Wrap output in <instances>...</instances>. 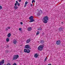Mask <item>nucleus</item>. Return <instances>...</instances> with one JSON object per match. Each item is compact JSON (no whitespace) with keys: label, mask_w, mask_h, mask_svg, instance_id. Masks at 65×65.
Here are the masks:
<instances>
[{"label":"nucleus","mask_w":65,"mask_h":65,"mask_svg":"<svg viewBox=\"0 0 65 65\" xmlns=\"http://www.w3.org/2000/svg\"><path fill=\"white\" fill-rule=\"evenodd\" d=\"M4 63V60H2L1 61H0V65H3Z\"/></svg>","instance_id":"obj_9"},{"label":"nucleus","mask_w":65,"mask_h":65,"mask_svg":"<svg viewBox=\"0 0 65 65\" xmlns=\"http://www.w3.org/2000/svg\"><path fill=\"white\" fill-rule=\"evenodd\" d=\"M14 9H18V7L15 6H14Z\"/></svg>","instance_id":"obj_17"},{"label":"nucleus","mask_w":65,"mask_h":65,"mask_svg":"<svg viewBox=\"0 0 65 65\" xmlns=\"http://www.w3.org/2000/svg\"><path fill=\"white\" fill-rule=\"evenodd\" d=\"M28 2H27V1H26V2H25V4H26V5H27V4H28Z\"/></svg>","instance_id":"obj_25"},{"label":"nucleus","mask_w":65,"mask_h":65,"mask_svg":"<svg viewBox=\"0 0 65 65\" xmlns=\"http://www.w3.org/2000/svg\"><path fill=\"white\" fill-rule=\"evenodd\" d=\"M6 41L7 42H8L9 41V38H7L6 39Z\"/></svg>","instance_id":"obj_19"},{"label":"nucleus","mask_w":65,"mask_h":65,"mask_svg":"<svg viewBox=\"0 0 65 65\" xmlns=\"http://www.w3.org/2000/svg\"><path fill=\"white\" fill-rule=\"evenodd\" d=\"M13 65H17V64H16V63L15 62L13 64Z\"/></svg>","instance_id":"obj_30"},{"label":"nucleus","mask_w":65,"mask_h":65,"mask_svg":"<svg viewBox=\"0 0 65 65\" xmlns=\"http://www.w3.org/2000/svg\"><path fill=\"white\" fill-rule=\"evenodd\" d=\"M46 58H47V57H46L45 59V61H46Z\"/></svg>","instance_id":"obj_32"},{"label":"nucleus","mask_w":65,"mask_h":65,"mask_svg":"<svg viewBox=\"0 0 65 65\" xmlns=\"http://www.w3.org/2000/svg\"><path fill=\"white\" fill-rule=\"evenodd\" d=\"M17 4L18 6H20V4L18 3V1H16V3L14 4L15 6H17Z\"/></svg>","instance_id":"obj_7"},{"label":"nucleus","mask_w":65,"mask_h":65,"mask_svg":"<svg viewBox=\"0 0 65 65\" xmlns=\"http://www.w3.org/2000/svg\"><path fill=\"white\" fill-rule=\"evenodd\" d=\"M20 24H21V25H23V22H20Z\"/></svg>","instance_id":"obj_33"},{"label":"nucleus","mask_w":65,"mask_h":65,"mask_svg":"<svg viewBox=\"0 0 65 65\" xmlns=\"http://www.w3.org/2000/svg\"><path fill=\"white\" fill-rule=\"evenodd\" d=\"M2 7L1 6H0V10H1V9H2Z\"/></svg>","instance_id":"obj_24"},{"label":"nucleus","mask_w":65,"mask_h":65,"mask_svg":"<svg viewBox=\"0 0 65 65\" xmlns=\"http://www.w3.org/2000/svg\"><path fill=\"white\" fill-rule=\"evenodd\" d=\"M63 28L62 27H60L59 28V31H62L63 29H62Z\"/></svg>","instance_id":"obj_16"},{"label":"nucleus","mask_w":65,"mask_h":65,"mask_svg":"<svg viewBox=\"0 0 65 65\" xmlns=\"http://www.w3.org/2000/svg\"><path fill=\"white\" fill-rule=\"evenodd\" d=\"M40 13H42V11L41 10L37 12V15L38 16H40Z\"/></svg>","instance_id":"obj_5"},{"label":"nucleus","mask_w":65,"mask_h":65,"mask_svg":"<svg viewBox=\"0 0 65 65\" xmlns=\"http://www.w3.org/2000/svg\"><path fill=\"white\" fill-rule=\"evenodd\" d=\"M31 6H32V4H31Z\"/></svg>","instance_id":"obj_37"},{"label":"nucleus","mask_w":65,"mask_h":65,"mask_svg":"<svg viewBox=\"0 0 65 65\" xmlns=\"http://www.w3.org/2000/svg\"><path fill=\"white\" fill-rule=\"evenodd\" d=\"M37 30H41V29H40L39 28Z\"/></svg>","instance_id":"obj_34"},{"label":"nucleus","mask_w":65,"mask_h":65,"mask_svg":"<svg viewBox=\"0 0 65 65\" xmlns=\"http://www.w3.org/2000/svg\"><path fill=\"white\" fill-rule=\"evenodd\" d=\"M40 43H41L42 44V43H43L44 42V41L43 40H42L40 41Z\"/></svg>","instance_id":"obj_20"},{"label":"nucleus","mask_w":65,"mask_h":65,"mask_svg":"<svg viewBox=\"0 0 65 65\" xmlns=\"http://www.w3.org/2000/svg\"><path fill=\"white\" fill-rule=\"evenodd\" d=\"M9 50H6V53H9Z\"/></svg>","instance_id":"obj_21"},{"label":"nucleus","mask_w":65,"mask_h":65,"mask_svg":"<svg viewBox=\"0 0 65 65\" xmlns=\"http://www.w3.org/2000/svg\"><path fill=\"white\" fill-rule=\"evenodd\" d=\"M33 2H34V3H35V0H33L32 1V3H33Z\"/></svg>","instance_id":"obj_22"},{"label":"nucleus","mask_w":65,"mask_h":65,"mask_svg":"<svg viewBox=\"0 0 65 65\" xmlns=\"http://www.w3.org/2000/svg\"><path fill=\"white\" fill-rule=\"evenodd\" d=\"M6 47H7V48H8V47H9V46L7 45L6 46Z\"/></svg>","instance_id":"obj_26"},{"label":"nucleus","mask_w":65,"mask_h":65,"mask_svg":"<svg viewBox=\"0 0 65 65\" xmlns=\"http://www.w3.org/2000/svg\"><path fill=\"white\" fill-rule=\"evenodd\" d=\"M19 30H22V28H19Z\"/></svg>","instance_id":"obj_28"},{"label":"nucleus","mask_w":65,"mask_h":65,"mask_svg":"<svg viewBox=\"0 0 65 65\" xmlns=\"http://www.w3.org/2000/svg\"><path fill=\"white\" fill-rule=\"evenodd\" d=\"M24 53H30V50L29 49H24Z\"/></svg>","instance_id":"obj_4"},{"label":"nucleus","mask_w":65,"mask_h":65,"mask_svg":"<svg viewBox=\"0 0 65 65\" xmlns=\"http://www.w3.org/2000/svg\"><path fill=\"white\" fill-rule=\"evenodd\" d=\"M48 20V17L47 16L44 17L43 18L42 21H43V22L44 23L46 24L47 23V21Z\"/></svg>","instance_id":"obj_1"},{"label":"nucleus","mask_w":65,"mask_h":65,"mask_svg":"<svg viewBox=\"0 0 65 65\" xmlns=\"http://www.w3.org/2000/svg\"><path fill=\"white\" fill-rule=\"evenodd\" d=\"M39 32L38 31L37 33L36 34V35H38V34H39Z\"/></svg>","instance_id":"obj_23"},{"label":"nucleus","mask_w":65,"mask_h":65,"mask_svg":"<svg viewBox=\"0 0 65 65\" xmlns=\"http://www.w3.org/2000/svg\"><path fill=\"white\" fill-rule=\"evenodd\" d=\"M7 28L9 29H10V27H8Z\"/></svg>","instance_id":"obj_29"},{"label":"nucleus","mask_w":65,"mask_h":65,"mask_svg":"<svg viewBox=\"0 0 65 65\" xmlns=\"http://www.w3.org/2000/svg\"><path fill=\"white\" fill-rule=\"evenodd\" d=\"M5 30L6 31H7V30H8V28H6Z\"/></svg>","instance_id":"obj_27"},{"label":"nucleus","mask_w":65,"mask_h":65,"mask_svg":"<svg viewBox=\"0 0 65 65\" xmlns=\"http://www.w3.org/2000/svg\"><path fill=\"white\" fill-rule=\"evenodd\" d=\"M28 30L29 31L32 30V27H29L28 28Z\"/></svg>","instance_id":"obj_13"},{"label":"nucleus","mask_w":65,"mask_h":65,"mask_svg":"<svg viewBox=\"0 0 65 65\" xmlns=\"http://www.w3.org/2000/svg\"><path fill=\"white\" fill-rule=\"evenodd\" d=\"M25 47L26 48H27V49H30V50L31 48L30 47V45H26L25 46Z\"/></svg>","instance_id":"obj_6"},{"label":"nucleus","mask_w":65,"mask_h":65,"mask_svg":"<svg viewBox=\"0 0 65 65\" xmlns=\"http://www.w3.org/2000/svg\"><path fill=\"white\" fill-rule=\"evenodd\" d=\"M19 55H14L13 57V60H17V59H18V58H19Z\"/></svg>","instance_id":"obj_3"},{"label":"nucleus","mask_w":65,"mask_h":65,"mask_svg":"<svg viewBox=\"0 0 65 65\" xmlns=\"http://www.w3.org/2000/svg\"><path fill=\"white\" fill-rule=\"evenodd\" d=\"M44 44H43L39 46L38 48V50L40 51H41L43 50V47H44Z\"/></svg>","instance_id":"obj_2"},{"label":"nucleus","mask_w":65,"mask_h":65,"mask_svg":"<svg viewBox=\"0 0 65 65\" xmlns=\"http://www.w3.org/2000/svg\"><path fill=\"white\" fill-rule=\"evenodd\" d=\"M34 57H35V58H37L38 57V55L36 53L34 55Z\"/></svg>","instance_id":"obj_10"},{"label":"nucleus","mask_w":65,"mask_h":65,"mask_svg":"<svg viewBox=\"0 0 65 65\" xmlns=\"http://www.w3.org/2000/svg\"><path fill=\"white\" fill-rule=\"evenodd\" d=\"M26 5L25 4V5H24V7H26Z\"/></svg>","instance_id":"obj_35"},{"label":"nucleus","mask_w":65,"mask_h":65,"mask_svg":"<svg viewBox=\"0 0 65 65\" xmlns=\"http://www.w3.org/2000/svg\"><path fill=\"white\" fill-rule=\"evenodd\" d=\"M30 41H31V40L30 39H28L26 41V42L27 43H29V42H30Z\"/></svg>","instance_id":"obj_11"},{"label":"nucleus","mask_w":65,"mask_h":65,"mask_svg":"<svg viewBox=\"0 0 65 65\" xmlns=\"http://www.w3.org/2000/svg\"><path fill=\"white\" fill-rule=\"evenodd\" d=\"M13 43L14 44H16L17 43V41L16 40H14L13 41Z\"/></svg>","instance_id":"obj_14"},{"label":"nucleus","mask_w":65,"mask_h":65,"mask_svg":"<svg viewBox=\"0 0 65 65\" xmlns=\"http://www.w3.org/2000/svg\"><path fill=\"white\" fill-rule=\"evenodd\" d=\"M6 65H11V64H10V63H8Z\"/></svg>","instance_id":"obj_31"},{"label":"nucleus","mask_w":65,"mask_h":65,"mask_svg":"<svg viewBox=\"0 0 65 65\" xmlns=\"http://www.w3.org/2000/svg\"><path fill=\"white\" fill-rule=\"evenodd\" d=\"M33 19H34V17H33V16H31L29 18V19L30 20Z\"/></svg>","instance_id":"obj_12"},{"label":"nucleus","mask_w":65,"mask_h":65,"mask_svg":"<svg viewBox=\"0 0 65 65\" xmlns=\"http://www.w3.org/2000/svg\"><path fill=\"white\" fill-rule=\"evenodd\" d=\"M19 2H21V0H19Z\"/></svg>","instance_id":"obj_36"},{"label":"nucleus","mask_w":65,"mask_h":65,"mask_svg":"<svg viewBox=\"0 0 65 65\" xmlns=\"http://www.w3.org/2000/svg\"><path fill=\"white\" fill-rule=\"evenodd\" d=\"M56 43L57 45H60L61 44V41L60 40L57 41L56 42Z\"/></svg>","instance_id":"obj_8"},{"label":"nucleus","mask_w":65,"mask_h":65,"mask_svg":"<svg viewBox=\"0 0 65 65\" xmlns=\"http://www.w3.org/2000/svg\"><path fill=\"white\" fill-rule=\"evenodd\" d=\"M35 22V20L32 19L30 20L29 22H30V23H31V22Z\"/></svg>","instance_id":"obj_15"},{"label":"nucleus","mask_w":65,"mask_h":65,"mask_svg":"<svg viewBox=\"0 0 65 65\" xmlns=\"http://www.w3.org/2000/svg\"><path fill=\"white\" fill-rule=\"evenodd\" d=\"M8 37L9 38L11 36V34L10 33H9L7 35Z\"/></svg>","instance_id":"obj_18"}]
</instances>
